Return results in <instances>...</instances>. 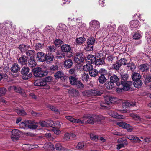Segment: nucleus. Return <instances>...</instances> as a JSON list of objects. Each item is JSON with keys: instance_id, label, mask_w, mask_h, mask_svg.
<instances>
[{"instance_id": "nucleus-2", "label": "nucleus", "mask_w": 151, "mask_h": 151, "mask_svg": "<svg viewBox=\"0 0 151 151\" xmlns=\"http://www.w3.org/2000/svg\"><path fill=\"white\" fill-rule=\"evenodd\" d=\"M29 68L27 67L24 66L23 68L21 71L22 79L27 80L32 77V75L31 73H29Z\"/></svg>"}, {"instance_id": "nucleus-57", "label": "nucleus", "mask_w": 151, "mask_h": 151, "mask_svg": "<svg viewBox=\"0 0 151 151\" xmlns=\"http://www.w3.org/2000/svg\"><path fill=\"white\" fill-rule=\"evenodd\" d=\"M7 90L4 88H0V96L4 95L6 93Z\"/></svg>"}, {"instance_id": "nucleus-53", "label": "nucleus", "mask_w": 151, "mask_h": 151, "mask_svg": "<svg viewBox=\"0 0 151 151\" xmlns=\"http://www.w3.org/2000/svg\"><path fill=\"white\" fill-rule=\"evenodd\" d=\"M90 136L91 139L95 141H97L98 140V137L96 135H94L92 134H91L90 135Z\"/></svg>"}, {"instance_id": "nucleus-12", "label": "nucleus", "mask_w": 151, "mask_h": 151, "mask_svg": "<svg viewBox=\"0 0 151 151\" xmlns=\"http://www.w3.org/2000/svg\"><path fill=\"white\" fill-rule=\"evenodd\" d=\"M129 26L132 29L138 28L139 27V22L137 20H132L130 22Z\"/></svg>"}, {"instance_id": "nucleus-47", "label": "nucleus", "mask_w": 151, "mask_h": 151, "mask_svg": "<svg viewBox=\"0 0 151 151\" xmlns=\"http://www.w3.org/2000/svg\"><path fill=\"white\" fill-rule=\"evenodd\" d=\"M123 128L126 129L129 132L132 131V127L129 124L126 123H125Z\"/></svg>"}, {"instance_id": "nucleus-15", "label": "nucleus", "mask_w": 151, "mask_h": 151, "mask_svg": "<svg viewBox=\"0 0 151 151\" xmlns=\"http://www.w3.org/2000/svg\"><path fill=\"white\" fill-rule=\"evenodd\" d=\"M96 58L95 56L92 55H88L86 58V61L89 64H92L95 63L96 60Z\"/></svg>"}, {"instance_id": "nucleus-38", "label": "nucleus", "mask_w": 151, "mask_h": 151, "mask_svg": "<svg viewBox=\"0 0 151 151\" xmlns=\"http://www.w3.org/2000/svg\"><path fill=\"white\" fill-rule=\"evenodd\" d=\"M120 62L117 61L116 63L112 64V68L115 70H118L119 69L121 66V64H120Z\"/></svg>"}, {"instance_id": "nucleus-5", "label": "nucleus", "mask_w": 151, "mask_h": 151, "mask_svg": "<svg viewBox=\"0 0 151 151\" xmlns=\"http://www.w3.org/2000/svg\"><path fill=\"white\" fill-rule=\"evenodd\" d=\"M132 84V83L130 81L126 82V81H121V82H118L116 83L118 86H121L123 87L124 91H127L131 88V86Z\"/></svg>"}, {"instance_id": "nucleus-63", "label": "nucleus", "mask_w": 151, "mask_h": 151, "mask_svg": "<svg viewBox=\"0 0 151 151\" xmlns=\"http://www.w3.org/2000/svg\"><path fill=\"white\" fill-rule=\"evenodd\" d=\"M58 67L57 65H52L50 66V70L52 71H55L58 70Z\"/></svg>"}, {"instance_id": "nucleus-6", "label": "nucleus", "mask_w": 151, "mask_h": 151, "mask_svg": "<svg viewBox=\"0 0 151 151\" xmlns=\"http://www.w3.org/2000/svg\"><path fill=\"white\" fill-rule=\"evenodd\" d=\"M74 60L78 64H80L83 63L85 60V56L84 55L80 52L76 53L74 56Z\"/></svg>"}, {"instance_id": "nucleus-26", "label": "nucleus", "mask_w": 151, "mask_h": 151, "mask_svg": "<svg viewBox=\"0 0 151 151\" xmlns=\"http://www.w3.org/2000/svg\"><path fill=\"white\" fill-rule=\"evenodd\" d=\"M142 83V81L140 79H139L137 80H135L133 83V85L135 87L140 88L141 87Z\"/></svg>"}, {"instance_id": "nucleus-45", "label": "nucleus", "mask_w": 151, "mask_h": 151, "mask_svg": "<svg viewBox=\"0 0 151 151\" xmlns=\"http://www.w3.org/2000/svg\"><path fill=\"white\" fill-rule=\"evenodd\" d=\"M82 77L83 80L84 81H87L89 78L88 74L85 73L82 75Z\"/></svg>"}, {"instance_id": "nucleus-48", "label": "nucleus", "mask_w": 151, "mask_h": 151, "mask_svg": "<svg viewBox=\"0 0 151 151\" xmlns=\"http://www.w3.org/2000/svg\"><path fill=\"white\" fill-rule=\"evenodd\" d=\"M39 124L42 127H46L48 126V122L45 121H40L39 122Z\"/></svg>"}, {"instance_id": "nucleus-39", "label": "nucleus", "mask_w": 151, "mask_h": 151, "mask_svg": "<svg viewBox=\"0 0 151 151\" xmlns=\"http://www.w3.org/2000/svg\"><path fill=\"white\" fill-rule=\"evenodd\" d=\"M18 48L22 52H25L28 49L27 46L24 44L19 45Z\"/></svg>"}, {"instance_id": "nucleus-13", "label": "nucleus", "mask_w": 151, "mask_h": 151, "mask_svg": "<svg viewBox=\"0 0 151 151\" xmlns=\"http://www.w3.org/2000/svg\"><path fill=\"white\" fill-rule=\"evenodd\" d=\"M54 58L53 55L52 53H48L46 54L45 59L46 62L48 64H50L53 62Z\"/></svg>"}, {"instance_id": "nucleus-56", "label": "nucleus", "mask_w": 151, "mask_h": 151, "mask_svg": "<svg viewBox=\"0 0 151 151\" xmlns=\"http://www.w3.org/2000/svg\"><path fill=\"white\" fill-rule=\"evenodd\" d=\"M46 30L48 32H53L54 30V29L51 26H48L45 27Z\"/></svg>"}, {"instance_id": "nucleus-3", "label": "nucleus", "mask_w": 151, "mask_h": 151, "mask_svg": "<svg viewBox=\"0 0 151 151\" xmlns=\"http://www.w3.org/2000/svg\"><path fill=\"white\" fill-rule=\"evenodd\" d=\"M107 70L104 68H101L99 70V74L100 75L99 77L98 81L101 84H103L105 83L107 79L105 76V75L107 74Z\"/></svg>"}, {"instance_id": "nucleus-51", "label": "nucleus", "mask_w": 151, "mask_h": 151, "mask_svg": "<svg viewBox=\"0 0 151 151\" xmlns=\"http://www.w3.org/2000/svg\"><path fill=\"white\" fill-rule=\"evenodd\" d=\"M119 62H120V64H121V66L122 65H125L127 63V60L125 58H122L120 59L119 60H118Z\"/></svg>"}, {"instance_id": "nucleus-49", "label": "nucleus", "mask_w": 151, "mask_h": 151, "mask_svg": "<svg viewBox=\"0 0 151 151\" xmlns=\"http://www.w3.org/2000/svg\"><path fill=\"white\" fill-rule=\"evenodd\" d=\"M26 55L29 56H32L35 55V52L33 50H28L27 51L25 52Z\"/></svg>"}, {"instance_id": "nucleus-9", "label": "nucleus", "mask_w": 151, "mask_h": 151, "mask_svg": "<svg viewBox=\"0 0 151 151\" xmlns=\"http://www.w3.org/2000/svg\"><path fill=\"white\" fill-rule=\"evenodd\" d=\"M11 138L13 141L18 140L19 138L20 131L17 129H14L11 131Z\"/></svg>"}, {"instance_id": "nucleus-31", "label": "nucleus", "mask_w": 151, "mask_h": 151, "mask_svg": "<svg viewBox=\"0 0 151 151\" xmlns=\"http://www.w3.org/2000/svg\"><path fill=\"white\" fill-rule=\"evenodd\" d=\"M46 106L51 109L52 111L55 112L57 114H60V112L58 109L53 106L49 104H47L46 105Z\"/></svg>"}, {"instance_id": "nucleus-20", "label": "nucleus", "mask_w": 151, "mask_h": 151, "mask_svg": "<svg viewBox=\"0 0 151 151\" xmlns=\"http://www.w3.org/2000/svg\"><path fill=\"white\" fill-rule=\"evenodd\" d=\"M99 71H98L96 69H93V68L89 71V74L91 77H95L98 76Z\"/></svg>"}, {"instance_id": "nucleus-64", "label": "nucleus", "mask_w": 151, "mask_h": 151, "mask_svg": "<svg viewBox=\"0 0 151 151\" xmlns=\"http://www.w3.org/2000/svg\"><path fill=\"white\" fill-rule=\"evenodd\" d=\"M27 123V121L24 122H22L19 124V126L21 128H24L25 127H27L26 123Z\"/></svg>"}, {"instance_id": "nucleus-18", "label": "nucleus", "mask_w": 151, "mask_h": 151, "mask_svg": "<svg viewBox=\"0 0 151 151\" xmlns=\"http://www.w3.org/2000/svg\"><path fill=\"white\" fill-rule=\"evenodd\" d=\"M90 24L91 27L95 29H97L100 27L99 23L98 21L95 20L90 22Z\"/></svg>"}, {"instance_id": "nucleus-32", "label": "nucleus", "mask_w": 151, "mask_h": 151, "mask_svg": "<svg viewBox=\"0 0 151 151\" xmlns=\"http://www.w3.org/2000/svg\"><path fill=\"white\" fill-rule=\"evenodd\" d=\"M65 117L67 119L69 120V121L72 122H77L81 123V120L79 119H76L71 116H66Z\"/></svg>"}, {"instance_id": "nucleus-4", "label": "nucleus", "mask_w": 151, "mask_h": 151, "mask_svg": "<svg viewBox=\"0 0 151 151\" xmlns=\"http://www.w3.org/2000/svg\"><path fill=\"white\" fill-rule=\"evenodd\" d=\"M33 74L36 77H42L47 74L46 72H44L42 69L40 67H37L33 70Z\"/></svg>"}, {"instance_id": "nucleus-55", "label": "nucleus", "mask_w": 151, "mask_h": 151, "mask_svg": "<svg viewBox=\"0 0 151 151\" xmlns=\"http://www.w3.org/2000/svg\"><path fill=\"white\" fill-rule=\"evenodd\" d=\"M145 82L146 83L151 82V75H146Z\"/></svg>"}, {"instance_id": "nucleus-60", "label": "nucleus", "mask_w": 151, "mask_h": 151, "mask_svg": "<svg viewBox=\"0 0 151 151\" xmlns=\"http://www.w3.org/2000/svg\"><path fill=\"white\" fill-rule=\"evenodd\" d=\"M44 79L46 83L47 82H50L53 80L52 78L50 76L45 77Z\"/></svg>"}, {"instance_id": "nucleus-58", "label": "nucleus", "mask_w": 151, "mask_h": 151, "mask_svg": "<svg viewBox=\"0 0 151 151\" xmlns=\"http://www.w3.org/2000/svg\"><path fill=\"white\" fill-rule=\"evenodd\" d=\"M84 145L83 142H80L77 145L76 147V148L78 149H82L84 147Z\"/></svg>"}, {"instance_id": "nucleus-8", "label": "nucleus", "mask_w": 151, "mask_h": 151, "mask_svg": "<svg viewBox=\"0 0 151 151\" xmlns=\"http://www.w3.org/2000/svg\"><path fill=\"white\" fill-rule=\"evenodd\" d=\"M71 47L70 45L68 44L63 45L61 46V50L62 52L69 54L67 55V57L69 58L73 56V53L71 51Z\"/></svg>"}, {"instance_id": "nucleus-30", "label": "nucleus", "mask_w": 151, "mask_h": 151, "mask_svg": "<svg viewBox=\"0 0 151 151\" xmlns=\"http://www.w3.org/2000/svg\"><path fill=\"white\" fill-rule=\"evenodd\" d=\"M105 85L106 88L108 90L111 89L114 87V83L111 82L107 81L105 84Z\"/></svg>"}, {"instance_id": "nucleus-33", "label": "nucleus", "mask_w": 151, "mask_h": 151, "mask_svg": "<svg viewBox=\"0 0 151 151\" xmlns=\"http://www.w3.org/2000/svg\"><path fill=\"white\" fill-rule=\"evenodd\" d=\"M70 83L72 85H75L77 81V79L76 77L70 76L69 77Z\"/></svg>"}, {"instance_id": "nucleus-21", "label": "nucleus", "mask_w": 151, "mask_h": 151, "mask_svg": "<svg viewBox=\"0 0 151 151\" xmlns=\"http://www.w3.org/2000/svg\"><path fill=\"white\" fill-rule=\"evenodd\" d=\"M36 65L35 61L34 60L32 57H30V59L28 60L27 65L31 68L35 67Z\"/></svg>"}, {"instance_id": "nucleus-24", "label": "nucleus", "mask_w": 151, "mask_h": 151, "mask_svg": "<svg viewBox=\"0 0 151 151\" xmlns=\"http://www.w3.org/2000/svg\"><path fill=\"white\" fill-rule=\"evenodd\" d=\"M104 58L102 57L99 59H96L95 64L96 65H101L104 63Z\"/></svg>"}, {"instance_id": "nucleus-37", "label": "nucleus", "mask_w": 151, "mask_h": 151, "mask_svg": "<svg viewBox=\"0 0 151 151\" xmlns=\"http://www.w3.org/2000/svg\"><path fill=\"white\" fill-rule=\"evenodd\" d=\"M63 73L61 71H58L55 73L54 75V76L55 79H59L63 76Z\"/></svg>"}, {"instance_id": "nucleus-16", "label": "nucleus", "mask_w": 151, "mask_h": 151, "mask_svg": "<svg viewBox=\"0 0 151 151\" xmlns=\"http://www.w3.org/2000/svg\"><path fill=\"white\" fill-rule=\"evenodd\" d=\"M64 67L66 69L70 68L73 65V61L71 59L66 60L64 62Z\"/></svg>"}, {"instance_id": "nucleus-52", "label": "nucleus", "mask_w": 151, "mask_h": 151, "mask_svg": "<svg viewBox=\"0 0 151 151\" xmlns=\"http://www.w3.org/2000/svg\"><path fill=\"white\" fill-rule=\"evenodd\" d=\"M141 37V34L139 33H136L133 36V37L135 40H138L140 39Z\"/></svg>"}, {"instance_id": "nucleus-1", "label": "nucleus", "mask_w": 151, "mask_h": 151, "mask_svg": "<svg viewBox=\"0 0 151 151\" xmlns=\"http://www.w3.org/2000/svg\"><path fill=\"white\" fill-rule=\"evenodd\" d=\"M82 93L84 96L90 97L96 96H100L103 93L101 91H100L97 90L91 89L84 91L82 92Z\"/></svg>"}, {"instance_id": "nucleus-29", "label": "nucleus", "mask_w": 151, "mask_h": 151, "mask_svg": "<svg viewBox=\"0 0 151 151\" xmlns=\"http://www.w3.org/2000/svg\"><path fill=\"white\" fill-rule=\"evenodd\" d=\"M68 92L69 93L72 94L74 96H77L79 95L78 91L75 89L71 88L68 90Z\"/></svg>"}, {"instance_id": "nucleus-25", "label": "nucleus", "mask_w": 151, "mask_h": 151, "mask_svg": "<svg viewBox=\"0 0 151 151\" xmlns=\"http://www.w3.org/2000/svg\"><path fill=\"white\" fill-rule=\"evenodd\" d=\"M27 58L26 56L23 55L19 58L18 61L19 63H21L22 65H24L27 62Z\"/></svg>"}, {"instance_id": "nucleus-46", "label": "nucleus", "mask_w": 151, "mask_h": 151, "mask_svg": "<svg viewBox=\"0 0 151 151\" xmlns=\"http://www.w3.org/2000/svg\"><path fill=\"white\" fill-rule=\"evenodd\" d=\"M105 101L107 104H111V96H106L104 97Z\"/></svg>"}, {"instance_id": "nucleus-22", "label": "nucleus", "mask_w": 151, "mask_h": 151, "mask_svg": "<svg viewBox=\"0 0 151 151\" xmlns=\"http://www.w3.org/2000/svg\"><path fill=\"white\" fill-rule=\"evenodd\" d=\"M20 68L18 65L16 63H14L12 65L11 68V71L13 73H17L20 70Z\"/></svg>"}, {"instance_id": "nucleus-41", "label": "nucleus", "mask_w": 151, "mask_h": 151, "mask_svg": "<svg viewBox=\"0 0 151 151\" xmlns=\"http://www.w3.org/2000/svg\"><path fill=\"white\" fill-rule=\"evenodd\" d=\"M129 115L131 117L136 120H140L141 119L140 116L136 113H130L129 114Z\"/></svg>"}, {"instance_id": "nucleus-10", "label": "nucleus", "mask_w": 151, "mask_h": 151, "mask_svg": "<svg viewBox=\"0 0 151 151\" xmlns=\"http://www.w3.org/2000/svg\"><path fill=\"white\" fill-rule=\"evenodd\" d=\"M27 126L28 128L31 129H35L38 127V124L37 122L34 121L27 120L26 123Z\"/></svg>"}, {"instance_id": "nucleus-28", "label": "nucleus", "mask_w": 151, "mask_h": 151, "mask_svg": "<svg viewBox=\"0 0 151 151\" xmlns=\"http://www.w3.org/2000/svg\"><path fill=\"white\" fill-rule=\"evenodd\" d=\"M141 76L140 74L136 72H134L132 74V78L133 81L140 79Z\"/></svg>"}, {"instance_id": "nucleus-27", "label": "nucleus", "mask_w": 151, "mask_h": 151, "mask_svg": "<svg viewBox=\"0 0 151 151\" xmlns=\"http://www.w3.org/2000/svg\"><path fill=\"white\" fill-rule=\"evenodd\" d=\"M94 115L95 122H101L105 119V117L103 116L100 115Z\"/></svg>"}, {"instance_id": "nucleus-43", "label": "nucleus", "mask_w": 151, "mask_h": 151, "mask_svg": "<svg viewBox=\"0 0 151 151\" xmlns=\"http://www.w3.org/2000/svg\"><path fill=\"white\" fill-rule=\"evenodd\" d=\"M116 27L115 24L111 22H110L107 26V28L110 31H112Z\"/></svg>"}, {"instance_id": "nucleus-35", "label": "nucleus", "mask_w": 151, "mask_h": 151, "mask_svg": "<svg viewBox=\"0 0 151 151\" xmlns=\"http://www.w3.org/2000/svg\"><path fill=\"white\" fill-rule=\"evenodd\" d=\"M110 81L113 83L118 82H117L119 80V78L118 77L115 75H114L111 76L110 78Z\"/></svg>"}, {"instance_id": "nucleus-44", "label": "nucleus", "mask_w": 151, "mask_h": 151, "mask_svg": "<svg viewBox=\"0 0 151 151\" xmlns=\"http://www.w3.org/2000/svg\"><path fill=\"white\" fill-rule=\"evenodd\" d=\"M95 42V39L93 38H90L87 41V43L88 45H93Z\"/></svg>"}, {"instance_id": "nucleus-34", "label": "nucleus", "mask_w": 151, "mask_h": 151, "mask_svg": "<svg viewBox=\"0 0 151 151\" xmlns=\"http://www.w3.org/2000/svg\"><path fill=\"white\" fill-rule=\"evenodd\" d=\"M76 44L80 45L83 44L85 41V38L83 37L77 38L76 40Z\"/></svg>"}, {"instance_id": "nucleus-42", "label": "nucleus", "mask_w": 151, "mask_h": 151, "mask_svg": "<svg viewBox=\"0 0 151 151\" xmlns=\"http://www.w3.org/2000/svg\"><path fill=\"white\" fill-rule=\"evenodd\" d=\"M92 68H93L92 65H91V64H89V63L84 65L83 67V69L85 71H89V72Z\"/></svg>"}, {"instance_id": "nucleus-11", "label": "nucleus", "mask_w": 151, "mask_h": 151, "mask_svg": "<svg viewBox=\"0 0 151 151\" xmlns=\"http://www.w3.org/2000/svg\"><path fill=\"white\" fill-rule=\"evenodd\" d=\"M127 28L124 25H121L118 28V32L122 35H124L127 33Z\"/></svg>"}, {"instance_id": "nucleus-36", "label": "nucleus", "mask_w": 151, "mask_h": 151, "mask_svg": "<svg viewBox=\"0 0 151 151\" xmlns=\"http://www.w3.org/2000/svg\"><path fill=\"white\" fill-rule=\"evenodd\" d=\"M109 115L115 118H118L119 115L116 112L112 110H109L108 112Z\"/></svg>"}, {"instance_id": "nucleus-14", "label": "nucleus", "mask_w": 151, "mask_h": 151, "mask_svg": "<svg viewBox=\"0 0 151 151\" xmlns=\"http://www.w3.org/2000/svg\"><path fill=\"white\" fill-rule=\"evenodd\" d=\"M46 55L42 52H38L37 53L36 58L38 61L43 62L45 60Z\"/></svg>"}, {"instance_id": "nucleus-59", "label": "nucleus", "mask_w": 151, "mask_h": 151, "mask_svg": "<svg viewBox=\"0 0 151 151\" xmlns=\"http://www.w3.org/2000/svg\"><path fill=\"white\" fill-rule=\"evenodd\" d=\"M47 122H48V126H49L50 127H55V123H54V121L52 120H47Z\"/></svg>"}, {"instance_id": "nucleus-62", "label": "nucleus", "mask_w": 151, "mask_h": 151, "mask_svg": "<svg viewBox=\"0 0 151 151\" xmlns=\"http://www.w3.org/2000/svg\"><path fill=\"white\" fill-rule=\"evenodd\" d=\"M48 49L51 52H53L55 51V46L53 45H50L48 47Z\"/></svg>"}, {"instance_id": "nucleus-54", "label": "nucleus", "mask_w": 151, "mask_h": 151, "mask_svg": "<svg viewBox=\"0 0 151 151\" xmlns=\"http://www.w3.org/2000/svg\"><path fill=\"white\" fill-rule=\"evenodd\" d=\"M16 111L17 114H20V115L24 116L26 114V112L24 110L17 109L16 110Z\"/></svg>"}, {"instance_id": "nucleus-19", "label": "nucleus", "mask_w": 151, "mask_h": 151, "mask_svg": "<svg viewBox=\"0 0 151 151\" xmlns=\"http://www.w3.org/2000/svg\"><path fill=\"white\" fill-rule=\"evenodd\" d=\"M149 65L147 64H142L139 66V69L142 72H147L149 69Z\"/></svg>"}, {"instance_id": "nucleus-61", "label": "nucleus", "mask_w": 151, "mask_h": 151, "mask_svg": "<svg viewBox=\"0 0 151 151\" xmlns=\"http://www.w3.org/2000/svg\"><path fill=\"white\" fill-rule=\"evenodd\" d=\"M55 148L57 151H60L62 148V147L60 144H56L55 145Z\"/></svg>"}, {"instance_id": "nucleus-7", "label": "nucleus", "mask_w": 151, "mask_h": 151, "mask_svg": "<svg viewBox=\"0 0 151 151\" xmlns=\"http://www.w3.org/2000/svg\"><path fill=\"white\" fill-rule=\"evenodd\" d=\"M95 122L94 115H90L84 118V119L81 120V123L83 124H93Z\"/></svg>"}, {"instance_id": "nucleus-17", "label": "nucleus", "mask_w": 151, "mask_h": 151, "mask_svg": "<svg viewBox=\"0 0 151 151\" xmlns=\"http://www.w3.org/2000/svg\"><path fill=\"white\" fill-rule=\"evenodd\" d=\"M46 84L44 79L42 80H37L34 82V85L36 86H43L46 85Z\"/></svg>"}, {"instance_id": "nucleus-23", "label": "nucleus", "mask_w": 151, "mask_h": 151, "mask_svg": "<svg viewBox=\"0 0 151 151\" xmlns=\"http://www.w3.org/2000/svg\"><path fill=\"white\" fill-rule=\"evenodd\" d=\"M136 68V66L132 62L128 63L127 64V68L128 70L133 71Z\"/></svg>"}, {"instance_id": "nucleus-40", "label": "nucleus", "mask_w": 151, "mask_h": 151, "mask_svg": "<svg viewBox=\"0 0 151 151\" xmlns=\"http://www.w3.org/2000/svg\"><path fill=\"white\" fill-rule=\"evenodd\" d=\"M117 142L119 143L122 144L124 145H127V139L125 138H120L118 139Z\"/></svg>"}, {"instance_id": "nucleus-50", "label": "nucleus", "mask_w": 151, "mask_h": 151, "mask_svg": "<svg viewBox=\"0 0 151 151\" xmlns=\"http://www.w3.org/2000/svg\"><path fill=\"white\" fill-rule=\"evenodd\" d=\"M75 85L77 86L78 88H82L84 87V85L80 81L78 80Z\"/></svg>"}]
</instances>
